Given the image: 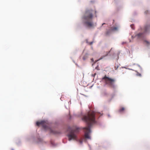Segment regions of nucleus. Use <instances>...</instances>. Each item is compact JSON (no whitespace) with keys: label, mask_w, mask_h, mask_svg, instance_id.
I'll use <instances>...</instances> for the list:
<instances>
[{"label":"nucleus","mask_w":150,"mask_h":150,"mask_svg":"<svg viewBox=\"0 0 150 150\" xmlns=\"http://www.w3.org/2000/svg\"><path fill=\"white\" fill-rule=\"evenodd\" d=\"M117 67H117V68H116V67H115V69H116H116H117Z\"/></svg>","instance_id":"6ab92c4d"},{"label":"nucleus","mask_w":150,"mask_h":150,"mask_svg":"<svg viewBox=\"0 0 150 150\" xmlns=\"http://www.w3.org/2000/svg\"><path fill=\"white\" fill-rule=\"evenodd\" d=\"M117 27H113L112 30H117Z\"/></svg>","instance_id":"f8f14e48"},{"label":"nucleus","mask_w":150,"mask_h":150,"mask_svg":"<svg viewBox=\"0 0 150 150\" xmlns=\"http://www.w3.org/2000/svg\"><path fill=\"white\" fill-rule=\"evenodd\" d=\"M96 13L95 11L91 9L86 10L82 18L83 24L88 27H92L93 25L92 21L93 14Z\"/></svg>","instance_id":"f03ea898"},{"label":"nucleus","mask_w":150,"mask_h":150,"mask_svg":"<svg viewBox=\"0 0 150 150\" xmlns=\"http://www.w3.org/2000/svg\"><path fill=\"white\" fill-rule=\"evenodd\" d=\"M92 43H93V42H90V44L91 45L92 44Z\"/></svg>","instance_id":"a211bd4d"},{"label":"nucleus","mask_w":150,"mask_h":150,"mask_svg":"<svg viewBox=\"0 0 150 150\" xmlns=\"http://www.w3.org/2000/svg\"><path fill=\"white\" fill-rule=\"evenodd\" d=\"M144 42L145 43L147 46L150 45V42L146 40H144Z\"/></svg>","instance_id":"1a4fd4ad"},{"label":"nucleus","mask_w":150,"mask_h":150,"mask_svg":"<svg viewBox=\"0 0 150 150\" xmlns=\"http://www.w3.org/2000/svg\"><path fill=\"white\" fill-rule=\"evenodd\" d=\"M36 126H38V121L36 122Z\"/></svg>","instance_id":"dca6fc26"},{"label":"nucleus","mask_w":150,"mask_h":150,"mask_svg":"<svg viewBox=\"0 0 150 150\" xmlns=\"http://www.w3.org/2000/svg\"><path fill=\"white\" fill-rule=\"evenodd\" d=\"M150 29V26L146 25V26L144 28L145 32H147Z\"/></svg>","instance_id":"423d86ee"},{"label":"nucleus","mask_w":150,"mask_h":150,"mask_svg":"<svg viewBox=\"0 0 150 150\" xmlns=\"http://www.w3.org/2000/svg\"><path fill=\"white\" fill-rule=\"evenodd\" d=\"M133 26L134 25H131V27L133 29H134V28H133Z\"/></svg>","instance_id":"4468645a"},{"label":"nucleus","mask_w":150,"mask_h":150,"mask_svg":"<svg viewBox=\"0 0 150 150\" xmlns=\"http://www.w3.org/2000/svg\"><path fill=\"white\" fill-rule=\"evenodd\" d=\"M149 11L148 10L146 11H145V13L146 14H148L149 13Z\"/></svg>","instance_id":"ddd939ff"},{"label":"nucleus","mask_w":150,"mask_h":150,"mask_svg":"<svg viewBox=\"0 0 150 150\" xmlns=\"http://www.w3.org/2000/svg\"><path fill=\"white\" fill-rule=\"evenodd\" d=\"M51 132L52 133H54V131L51 130Z\"/></svg>","instance_id":"f3484780"},{"label":"nucleus","mask_w":150,"mask_h":150,"mask_svg":"<svg viewBox=\"0 0 150 150\" xmlns=\"http://www.w3.org/2000/svg\"><path fill=\"white\" fill-rule=\"evenodd\" d=\"M80 142H81V143H82V141H80Z\"/></svg>","instance_id":"aec40b11"},{"label":"nucleus","mask_w":150,"mask_h":150,"mask_svg":"<svg viewBox=\"0 0 150 150\" xmlns=\"http://www.w3.org/2000/svg\"><path fill=\"white\" fill-rule=\"evenodd\" d=\"M38 141H39V138H38Z\"/></svg>","instance_id":"4be33fe9"},{"label":"nucleus","mask_w":150,"mask_h":150,"mask_svg":"<svg viewBox=\"0 0 150 150\" xmlns=\"http://www.w3.org/2000/svg\"><path fill=\"white\" fill-rule=\"evenodd\" d=\"M124 110L125 108H122L119 110V112H121Z\"/></svg>","instance_id":"9b49d317"},{"label":"nucleus","mask_w":150,"mask_h":150,"mask_svg":"<svg viewBox=\"0 0 150 150\" xmlns=\"http://www.w3.org/2000/svg\"><path fill=\"white\" fill-rule=\"evenodd\" d=\"M88 54H86L83 57V60H85L88 57Z\"/></svg>","instance_id":"0eeeda50"},{"label":"nucleus","mask_w":150,"mask_h":150,"mask_svg":"<svg viewBox=\"0 0 150 150\" xmlns=\"http://www.w3.org/2000/svg\"><path fill=\"white\" fill-rule=\"evenodd\" d=\"M79 128L76 127H73L71 129L69 127L68 130L69 131L67 134L69 140H76L77 139L76 134L79 132Z\"/></svg>","instance_id":"7ed1b4c3"},{"label":"nucleus","mask_w":150,"mask_h":150,"mask_svg":"<svg viewBox=\"0 0 150 150\" xmlns=\"http://www.w3.org/2000/svg\"><path fill=\"white\" fill-rule=\"evenodd\" d=\"M102 79L104 80L105 83L110 87L115 88V86L114 84L115 80V79L107 76L105 75Z\"/></svg>","instance_id":"20e7f679"},{"label":"nucleus","mask_w":150,"mask_h":150,"mask_svg":"<svg viewBox=\"0 0 150 150\" xmlns=\"http://www.w3.org/2000/svg\"><path fill=\"white\" fill-rule=\"evenodd\" d=\"M38 126H39V125L40 124L42 125L43 127L45 130H47L50 129L49 126H48V124L44 121L40 122H38Z\"/></svg>","instance_id":"39448f33"},{"label":"nucleus","mask_w":150,"mask_h":150,"mask_svg":"<svg viewBox=\"0 0 150 150\" xmlns=\"http://www.w3.org/2000/svg\"><path fill=\"white\" fill-rule=\"evenodd\" d=\"M109 53V52H106V53L105 54V55H103V56H102L101 57H100V58L98 60H100L102 59L104 57L107 56Z\"/></svg>","instance_id":"6e6552de"},{"label":"nucleus","mask_w":150,"mask_h":150,"mask_svg":"<svg viewBox=\"0 0 150 150\" xmlns=\"http://www.w3.org/2000/svg\"><path fill=\"white\" fill-rule=\"evenodd\" d=\"M96 114L93 111L89 112L87 115H84L82 118V120L85 122L88 125V127L83 128L85 132L84 137L86 139H91L89 135L91 132L90 128L92 125L95 122V117Z\"/></svg>","instance_id":"f257e3e1"},{"label":"nucleus","mask_w":150,"mask_h":150,"mask_svg":"<svg viewBox=\"0 0 150 150\" xmlns=\"http://www.w3.org/2000/svg\"><path fill=\"white\" fill-rule=\"evenodd\" d=\"M137 36L138 37L140 38L143 36V33H139L137 35Z\"/></svg>","instance_id":"9d476101"},{"label":"nucleus","mask_w":150,"mask_h":150,"mask_svg":"<svg viewBox=\"0 0 150 150\" xmlns=\"http://www.w3.org/2000/svg\"><path fill=\"white\" fill-rule=\"evenodd\" d=\"M137 75L140 76H141V74L139 73L137 74Z\"/></svg>","instance_id":"2eb2a0df"},{"label":"nucleus","mask_w":150,"mask_h":150,"mask_svg":"<svg viewBox=\"0 0 150 150\" xmlns=\"http://www.w3.org/2000/svg\"><path fill=\"white\" fill-rule=\"evenodd\" d=\"M105 23H103L102 24V25H103L104 24H105Z\"/></svg>","instance_id":"412c9836"}]
</instances>
